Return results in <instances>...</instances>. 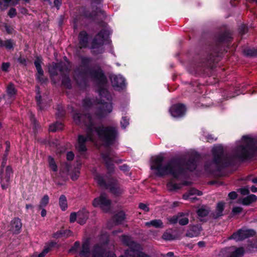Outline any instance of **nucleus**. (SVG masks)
<instances>
[{
  "instance_id": "obj_42",
  "label": "nucleus",
  "mask_w": 257,
  "mask_h": 257,
  "mask_svg": "<svg viewBox=\"0 0 257 257\" xmlns=\"http://www.w3.org/2000/svg\"><path fill=\"white\" fill-rule=\"evenodd\" d=\"M16 10L14 8H11L9 11L8 15L10 17L12 18L15 17L16 15Z\"/></svg>"
},
{
  "instance_id": "obj_37",
  "label": "nucleus",
  "mask_w": 257,
  "mask_h": 257,
  "mask_svg": "<svg viewBox=\"0 0 257 257\" xmlns=\"http://www.w3.org/2000/svg\"><path fill=\"white\" fill-rule=\"evenodd\" d=\"M121 127L125 128L129 124V119L126 117H123L120 121Z\"/></svg>"
},
{
  "instance_id": "obj_16",
  "label": "nucleus",
  "mask_w": 257,
  "mask_h": 257,
  "mask_svg": "<svg viewBox=\"0 0 257 257\" xmlns=\"http://www.w3.org/2000/svg\"><path fill=\"white\" fill-rule=\"evenodd\" d=\"M88 218V212L83 209L78 211V220L77 222L80 224H84Z\"/></svg>"
},
{
  "instance_id": "obj_52",
  "label": "nucleus",
  "mask_w": 257,
  "mask_h": 257,
  "mask_svg": "<svg viewBox=\"0 0 257 257\" xmlns=\"http://www.w3.org/2000/svg\"><path fill=\"white\" fill-rule=\"evenodd\" d=\"M36 100H37V102L38 103V104L39 105L41 103V102H40V100H41V96L40 95H39V94L38 93L36 96Z\"/></svg>"
},
{
  "instance_id": "obj_23",
  "label": "nucleus",
  "mask_w": 257,
  "mask_h": 257,
  "mask_svg": "<svg viewBox=\"0 0 257 257\" xmlns=\"http://www.w3.org/2000/svg\"><path fill=\"white\" fill-rule=\"evenodd\" d=\"M224 203L219 202L217 204L214 214L215 217L220 216L222 215L223 211L224 210Z\"/></svg>"
},
{
  "instance_id": "obj_2",
  "label": "nucleus",
  "mask_w": 257,
  "mask_h": 257,
  "mask_svg": "<svg viewBox=\"0 0 257 257\" xmlns=\"http://www.w3.org/2000/svg\"><path fill=\"white\" fill-rule=\"evenodd\" d=\"M256 153L257 141L251 136H244L240 141L236 142L231 157L224 154L222 146H214L212 149L213 160L211 162H207L204 169L207 172L211 173L213 170H218L221 167L229 165L232 158L245 159Z\"/></svg>"
},
{
  "instance_id": "obj_44",
  "label": "nucleus",
  "mask_w": 257,
  "mask_h": 257,
  "mask_svg": "<svg viewBox=\"0 0 257 257\" xmlns=\"http://www.w3.org/2000/svg\"><path fill=\"white\" fill-rule=\"evenodd\" d=\"M74 155L72 152H69L67 154V159L69 161L72 160L74 158Z\"/></svg>"
},
{
  "instance_id": "obj_35",
  "label": "nucleus",
  "mask_w": 257,
  "mask_h": 257,
  "mask_svg": "<svg viewBox=\"0 0 257 257\" xmlns=\"http://www.w3.org/2000/svg\"><path fill=\"white\" fill-rule=\"evenodd\" d=\"M13 42L10 40L5 41L4 47L7 49H11L13 47Z\"/></svg>"
},
{
  "instance_id": "obj_19",
  "label": "nucleus",
  "mask_w": 257,
  "mask_h": 257,
  "mask_svg": "<svg viewBox=\"0 0 257 257\" xmlns=\"http://www.w3.org/2000/svg\"><path fill=\"white\" fill-rule=\"evenodd\" d=\"M19 0H0V7L4 10L9 6H13L18 4Z\"/></svg>"
},
{
  "instance_id": "obj_26",
  "label": "nucleus",
  "mask_w": 257,
  "mask_h": 257,
  "mask_svg": "<svg viewBox=\"0 0 257 257\" xmlns=\"http://www.w3.org/2000/svg\"><path fill=\"white\" fill-rule=\"evenodd\" d=\"M48 164L50 168L54 172L57 171V165L54 161V159L49 156L48 157Z\"/></svg>"
},
{
  "instance_id": "obj_62",
  "label": "nucleus",
  "mask_w": 257,
  "mask_h": 257,
  "mask_svg": "<svg viewBox=\"0 0 257 257\" xmlns=\"http://www.w3.org/2000/svg\"><path fill=\"white\" fill-rule=\"evenodd\" d=\"M26 209H29L30 208H33V206L32 205H31V204H27L26 206Z\"/></svg>"
},
{
  "instance_id": "obj_21",
  "label": "nucleus",
  "mask_w": 257,
  "mask_h": 257,
  "mask_svg": "<svg viewBox=\"0 0 257 257\" xmlns=\"http://www.w3.org/2000/svg\"><path fill=\"white\" fill-rule=\"evenodd\" d=\"M57 70L60 72H62L63 71V68L61 64H54L52 66L49 68V72L52 75L57 74Z\"/></svg>"
},
{
  "instance_id": "obj_53",
  "label": "nucleus",
  "mask_w": 257,
  "mask_h": 257,
  "mask_svg": "<svg viewBox=\"0 0 257 257\" xmlns=\"http://www.w3.org/2000/svg\"><path fill=\"white\" fill-rule=\"evenodd\" d=\"M120 170H121L122 171H126L128 170V168L127 165H123L120 166Z\"/></svg>"
},
{
  "instance_id": "obj_64",
  "label": "nucleus",
  "mask_w": 257,
  "mask_h": 257,
  "mask_svg": "<svg viewBox=\"0 0 257 257\" xmlns=\"http://www.w3.org/2000/svg\"><path fill=\"white\" fill-rule=\"evenodd\" d=\"M178 205V202H175L173 203V206L176 207Z\"/></svg>"
},
{
  "instance_id": "obj_20",
  "label": "nucleus",
  "mask_w": 257,
  "mask_h": 257,
  "mask_svg": "<svg viewBox=\"0 0 257 257\" xmlns=\"http://www.w3.org/2000/svg\"><path fill=\"white\" fill-rule=\"evenodd\" d=\"M145 225L148 227L153 226L156 228H162L163 227V222L161 220L155 219L145 223Z\"/></svg>"
},
{
  "instance_id": "obj_5",
  "label": "nucleus",
  "mask_w": 257,
  "mask_h": 257,
  "mask_svg": "<svg viewBox=\"0 0 257 257\" xmlns=\"http://www.w3.org/2000/svg\"><path fill=\"white\" fill-rule=\"evenodd\" d=\"M94 179L100 186L102 187L106 186L109 189L110 192L115 195H119L123 192L122 189H120L114 181H110V184L107 186L106 182H108V180L102 175L97 174L95 175Z\"/></svg>"
},
{
  "instance_id": "obj_33",
  "label": "nucleus",
  "mask_w": 257,
  "mask_h": 257,
  "mask_svg": "<svg viewBox=\"0 0 257 257\" xmlns=\"http://www.w3.org/2000/svg\"><path fill=\"white\" fill-rule=\"evenodd\" d=\"M196 161L194 159H191L187 163V169L192 171L196 168Z\"/></svg>"
},
{
  "instance_id": "obj_55",
  "label": "nucleus",
  "mask_w": 257,
  "mask_h": 257,
  "mask_svg": "<svg viewBox=\"0 0 257 257\" xmlns=\"http://www.w3.org/2000/svg\"><path fill=\"white\" fill-rule=\"evenodd\" d=\"M207 141H212L214 140V138L212 137V135H208L207 136Z\"/></svg>"
},
{
  "instance_id": "obj_43",
  "label": "nucleus",
  "mask_w": 257,
  "mask_h": 257,
  "mask_svg": "<svg viewBox=\"0 0 257 257\" xmlns=\"http://www.w3.org/2000/svg\"><path fill=\"white\" fill-rule=\"evenodd\" d=\"M163 238L165 240H171L172 239V235L167 232H165L163 235Z\"/></svg>"
},
{
  "instance_id": "obj_54",
  "label": "nucleus",
  "mask_w": 257,
  "mask_h": 257,
  "mask_svg": "<svg viewBox=\"0 0 257 257\" xmlns=\"http://www.w3.org/2000/svg\"><path fill=\"white\" fill-rule=\"evenodd\" d=\"M41 209H42L41 215L42 217H45L47 214L46 210L44 208Z\"/></svg>"
},
{
  "instance_id": "obj_24",
  "label": "nucleus",
  "mask_w": 257,
  "mask_h": 257,
  "mask_svg": "<svg viewBox=\"0 0 257 257\" xmlns=\"http://www.w3.org/2000/svg\"><path fill=\"white\" fill-rule=\"evenodd\" d=\"M256 199V196L255 195L251 194L243 198L242 202L244 205H248L255 201Z\"/></svg>"
},
{
  "instance_id": "obj_12",
  "label": "nucleus",
  "mask_w": 257,
  "mask_h": 257,
  "mask_svg": "<svg viewBox=\"0 0 257 257\" xmlns=\"http://www.w3.org/2000/svg\"><path fill=\"white\" fill-rule=\"evenodd\" d=\"M89 77L100 83H105L106 80L103 72L99 68L91 71L89 73Z\"/></svg>"
},
{
  "instance_id": "obj_25",
  "label": "nucleus",
  "mask_w": 257,
  "mask_h": 257,
  "mask_svg": "<svg viewBox=\"0 0 257 257\" xmlns=\"http://www.w3.org/2000/svg\"><path fill=\"white\" fill-rule=\"evenodd\" d=\"M59 203L61 209L64 211L67 208V201L66 197L62 195L60 196L59 200Z\"/></svg>"
},
{
  "instance_id": "obj_28",
  "label": "nucleus",
  "mask_w": 257,
  "mask_h": 257,
  "mask_svg": "<svg viewBox=\"0 0 257 257\" xmlns=\"http://www.w3.org/2000/svg\"><path fill=\"white\" fill-rule=\"evenodd\" d=\"M188 218L185 215L182 213L179 214L178 222L180 224L184 225L188 224Z\"/></svg>"
},
{
  "instance_id": "obj_61",
  "label": "nucleus",
  "mask_w": 257,
  "mask_h": 257,
  "mask_svg": "<svg viewBox=\"0 0 257 257\" xmlns=\"http://www.w3.org/2000/svg\"><path fill=\"white\" fill-rule=\"evenodd\" d=\"M4 42H5V41H3L0 39V47H4Z\"/></svg>"
},
{
  "instance_id": "obj_50",
  "label": "nucleus",
  "mask_w": 257,
  "mask_h": 257,
  "mask_svg": "<svg viewBox=\"0 0 257 257\" xmlns=\"http://www.w3.org/2000/svg\"><path fill=\"white\" fill-rule=\"evenodd\" d=\"M242 210V208L240 207H235L233 208L232 212L234 213H240Z\"/></svg>"
},
{
  "instance_id": "obj_58",
  "label": "nucleus",
  "mask_w": 257,
  "mask_h": 257,
  "mask_svg": "<svg viewBox=\"0 0 257 257\" xmlns=\"http://www.w3.org/2000/svg\"><path fill=\"white\" fill-rule=\"evenodd\" d=\"M247 54L251 56H256L257 55V53L253 52V50H250V53H248Z\"/></svg>"
},
{
  "instance_id": "obj_41",
  "label": "nucleus",
  "mask_w": 257,
  "mask_h": 257,
  "mask_svg": "<svg viewBox=\"0 0 257 257\" xmlns=\"http://www.w3.org/2000/svg\"><path fill=\"white\" fill-rule=\"evenodd\" d=\"M80 246V243L78 241L75 242L73 247L70 249V251H76Z\"/></svg>"
},
{
  "instance_id": "obj_46",
  "label": "nucleus",
  "mask_w": 257,
  "mask_h": 257,
  "mask_svg": "<svg viewBox=\"0 0 257 257\" xmlns=\"http://www.w3.org/2000/svg\"><path fill=\"white\" fill-rule=\"evenodd\" d=\"M10 67V64L9 63H4L2 65V69L3 71H6L8 70Z\"/></svg>"
},
{
  "instance_id": "obj_29",
  "label": "nucleus",
  "mask_w": 257,
  "mask_h": 257,
  "mask_svg": "<svg viewBox=\"0 0 257 257\" xmlns=\"http://www.w3.org/2000/svg\"><path fill=\"white\" fill-rule=\"evenodd\" d=\"M7 91L8 94L11 97L14 96L16 93L15 87L12 84H10L8 86Z\"/></svg>"
},
{
  "instance_id": "obj_4",
  "label": "nucleus",
  "mask_w": 257,
  "mask_h": 257,
  "mask_svg": "<svg viewBox=\"0 0 257 257\" xmlns=\"http://www.w3.org/2000/svg\"><path fill=\"white\" fill-rule=\"evenodd\" d=\"M164 157L161 155L151 159V169L155 171L157 176L171 175L174 178H178L183 174V170L179 161L173 160L164 164Z\"/></svg>"
},
{
  "instance_id": "obj_51",
  "label": "nucleus",
  "mask_w": 257,
  "mask_h": 257,
  "mask_svg": "<svg viewBox=\"0 0 257 257\" xmlns=\"http://www.w3.org/2000/svg\"><path fill=\"white\" fill-rule=\"evenodd\" d=\"M55 6L58 9L61 4V0H54V2Z\"/></svg>"
},
{
  "instance_id": "obj_59",
  "label": "nucleus",
  "mask_w": 257,
  "mask_h": 257,
  "mask_svg": "<svg viewBox=\"0 0 257 257\" xmlns=\"http://www.w3.org/2000/svg\"><path fill=\"white\" fill-rule=\"evenodd\" d=\"M198 244L200 247H203L205 245V243L203 241H199Z\"/></svg>"
},
{
  "instance_id": "obj_15",
  "label": "nucleus",
  "mask_w": 257,
  "mask_h": 257,
  "mask_svg": "<svg viewBox=\"0 0 257 257\" xmlns=\"http://www.w3.org/2000/svg\"><path fill=\"white\" fill-rule=\"evenodd\" d=\"M113 157V155L109 152L102 155L103 159L108 169L112 167V162L115 161L114 160Z\"/></svg>"
},
{
  "instance_id": "obj_7",
  "label": "nucleus",
  "mask_w": 257,
  "mask_h": 257,
  "mask_svg": "<svg viewBox=\"0 0 257 257\" xmlns=\"http://www.w3.org/2000/svg\"><path fill=\"white\" fill-rule=\"evenodd\" d=\"M110 200L107 198L105 194H101L99 197L95 198L93 201V205L95 207H99L104 211H107L110 208Z\"/></svg>"
},
{
  "instance_id": "obj_3",
  "label": "nucleus",
  "mask_w": 257,
  "mask_h": 257,
  "mask_svg": "<svg viewBox=\"0 0 257 257\" xmlns=\"http://www.w3.org/2000/svg\"><path fill=\"white\" fill-rule=\"evenodd\" d=\"M99 243H97L90 249V239H87L83 242L81 250L79 252L80 257H115L111 252L106 251V244L108 241V235L102 233L97 239ZM122 242L128 246L129 249L125 251L124 254L120 257H151L142 251V247L138 243L133 241L128 236H121Z\"/></svg>"
},
{
  "instance_id": "obj_10",
  "label": "nucleus",
  "mask_w": 257,
  "mask_h": 257,
  "mask_svg": "<svg viewBox=\"0 0 257 257\" xmlns=\"http://www.w3.org/2000/svg\"><path fill=\"white\" fill-rule=\"evenodd\" d=\"M112 86L116 90L122 89L125 86V79L120 75H112L110 76Z\"/></svg>"
},
{
  "instance_id": "obj_11",
  "label": "nucleus",
  "mask_w": 257,
  "mask_h": 257,
  "mask_svg": "<svg viewBox=\"0 0 257 257\" xmlns=\"http://www.w3.org/2000/svg\"><path fill=\"white\" fill-rule=\"evenodd\" d=\"M171 115L175 118L180 117L185 114L186 108L184 105L181 104L172 105L170 110Z\"/></svg>"
},
{
  "instance_id": "obj_40",
  "label": "nucleus",
  "mask_w": 257,
  "mask_h": 257,
  "mask_svg": "<svg viewBox=\"0 0 257 257\" xmlns=\"http://www.w3.org/2000/svg\"><path fill=\"white\" fill-rule=\"evenodd\" d=\"M167 186L168 189L171 190H174L179 188L176 184H173L171 182L168 183Z\"/></svg>"
},
{
  "instance_id": "obj_49",
  "label": "nucleus",
  "mask_w": 257,
  "mask_h": 257,
  "mask_svg": "<svg viewBox=\"0 0 257 257\" xmlns=\"http://www.w3.org/2000/svg\"><path fill=\"white\" fill-rule=\"evenodd\" d=\"M228 197L231 199H234L237 197V194H236V193L235 192H231L230 193H229Z\"/></svg>"
},
{
  "instance_id": "obj_60",
  "label": "nucleus",
  "mask_w": 257,
  "mask_h": 257,
  "mask_svg": "<svg viewBox=\"0 0 257 257\" xmlns=\"http://www.w3.org/2000/svg\"><path fill=\"white\" fill-rule=\"evenodd\" d=\"M78 177V174H76L74 176L72 175L71 178L72 180H76Z\"/></svg>"
},
{
  "instance_id": "obj_30",
  "label": "nucleus",
  "mask_w": 257,
  "mask_h": 257,
  "mask_svg": "<svg viewBox=\"0 0 257 257\" xmlns=\"http://www.w3.org/2000/svg\"><path fill=\"white\" fill-rule=\"evenodd\" d=\"M49 198L47 195H45L41 199L40 204L39 205V208H43L46 207L49 203Z\"/></svg>"
},
{
  "instance_id": "obj_47",
  "label": "nucleus",
  "mask_w": 257,
  "mask_h": 257,
  "mask_svg": "<svg viewBox=\"0 0 257 257\" xmlns=\"http://www.w3.org/2000/svg\"><path fill=\"white\" fill-rule=\"evenodd\" d=\"M139 207L141 209L145 211H149V208L147 206V205L143 204V203H140L139 204Z\"/></svg>"
},
{
  "instance_id": "obj_1",
  "label": "nucleus",
  "mask_w": 257,
  "mask_h": 257,
  "mask_svg": "<svg viewBox=\"0 0 257 257\" xmlns=\"http://www.w3.org/2000/svg\"><path fill=\"white\" fill-rule=\"evenodd\" d=\"M101 101L97 104V114L93 118L89 114L82 115L76 113L73 115L74 121L78 124L83 123L87 126V136L82 135L78 137L76 148L81 154L86 151L85 143L90 141L96 145H109L113 144L117 137L115 127H104L95 124L96 117L100 118L110 113L112 110L110 96L106 89L99 90Z\"/></svg>"
},
{
  "instance_id": "obj_17",
  "label": "nucleus",
  "mask_w": 257,
  "mask_h": 257,
  "mask_svg": "<svg viewBox=\"0 0 257 257\" xmlns=\"http://www.w3.org/2000/svg\"><path fill=\"white\" fill-rule=\"evenodd\" d=\"M79 44L81 48L87 46L88 42V35L85 32H81L79 35Z\"/></svg>"
},
{
  "instance_id": "obj_56",
  "label": "nucleus",
  "mask_w": 257,
  "mask_h": 257,
  "mask_svg": "<svg viewBox=\"0 0 257 257\" xmlns=\"http://www.w3.org/2000/svg\"><path fill=\"white\" fill-rule=\"evenodd\" d=\"M250 190L252 192H255L257 191V186H252L251 188H250Z\"/></svg>"
},
{
  "instance_id": "obj_36",
  "label": "nucleus",
  "mask_w": 257,
  "mask_h": 257,
  "mask_svg": "<svg viewBox=\"0 0 257 257\" xmlns=\"http://www.w3.org/2000/svg\"><path fill=\"white\" fill-rule=\"evenodd\" d=\"M124 218V214L123 212H120L114 217V219L116 220L117 223L120 222Z\"/></svg>"
},
{
  "instance_id": "obj_34",
  "label": "nucleus",
  "mask_w": 257,
  "mask_h": 257,
  "mask_svg": "<svg viewBox=\"0 0 257 257\" xmlns=\"http://www.w3.org/2000/svg\"><path fill=\"white\" fill-rule=\"evenodd\" d=\"M70 222L72 223L75 222L76 220H78V212L77 213L72 212L70 215Z\"/></svg>"
},
{
  "instance_id": "obj_18",
  "label": "nucleus",
  "mask_w": 257,
  "mask_h": 257,
  "mask_svg": "<svg viewBox=\"0 0 257 257\" xmlns=\"http://www.w3.org/2000/svg\"><path fill=\"white\" fill-rule=\"evenodd\" d=\"M195 194H197L198 195H202V193L200 191H199L195 189L192 188L189 190L188 193L183 195V198L185 200H188V199L194 200L195 199V197H191V196H192Z\"/></svg>"
},
{
  "instance_id": "obj_45",
  "label": "nucleus",
  "mask_w": 257,
  "mask_h": 257,
  "mask_svg": "<svg viewBox=\"0 0 257 257\" xmlns=\"http://www.w3.org/2000/svg\"><path fill=\"white\" fill-rule=\"evenodd\" d=\"M63 84L67 88L70 86V81L69 78H65L62 82Z\"/></svg>"
},
{
  "instance_id": "obj_31",
  "label": "nucleus",
  "mask_w": 257,
  "mask_h": 257,
  "mask_svg": "<svg viewBox=\"0 0 257 257\" xmlns=\"http://www.w3.org/2000/svg\"><path fill=\"white\" fill-rule=\"evenodd\" d=\"M62 127L63 125L61 122H56L50 125L49 131L51 132H55L61 130Z\"/></svg>"
},
{
  "instance_id": "obj_6",
  "label": "nucleus",
  "mask_w": 257,
  "mask_h": 257,
  "mask_svg": "<svg viewBox=\"0 0 257 257\" xmlns=\"http://www.w3.org/2000/svg\"><path fill=\"white\" fill-rule=\"evenodd\" d=\"M111 32L107 29L103 30L98 33L93 41L91 49H100L105 42H108V36Z\"/></svg>"
},
{
  "instance_id": "obj_48",
  "label": "nucleus",
  "mask_w": 257,
  "mask_h": 257,
  "mask_svg": "<svg viewBox=\"0 0 257 257\" xmlns=\"http://www.w3.org/2000/svg\"><path fill=\"white\" fill-rule=\"evenodd\" d=\"M240 193L242 195H246L249 193V190L247 188H242L239 190Z\"/></svg>"
},
{
  "instance_id": "obj_14",
  "label": "nucleus",
  "mask_w": 257,
  "mask_h": 257,
  "mask_svg": "<svg viewBox=\"0 0 257 257\" xmlns=\"http://www.w3.org/2000/svg\"><path fill=\"white\" fill-rule=\"evenodd\" d=\"M22 228V223L19 218H15L11 222V229L15 233H18Z\"/></svg>"
},
{
  "instance_id": "obj_27",
  "label": "nucleus",
  "mask_w": 257,
  "mask_h": 257,
  "mask_svg": "<svg viewBox=\"0 0 257 257\" xmlns=\"http://www.w3.org/2000/svg\"><path fill=\"white\" fill-rule=\"evenodd\" d=\"M209 213V209L205 207L202 206L197 211V214L200 218L206 216Z\"/></svg>"
},
{
  "instance_id": "obj_22",
  "label": "nucleus",
  "mask_w": 257,
  "mask_h": 257,
  "mask_svg": "<svg viewBox=\"0 0 257 257\" xmlns=\"http://www.w3.org/2000/svg\"><path fill=\"white\" fill-rule=\"evenodd\" d=\"M200 232V228L198 226H193L192 228L188 231L187 235L189 237H192L195 236H197Z\"/></svg>"
},
{
  "instance_id": "obj_8",
  "label": "nucleus",
  "mask_w": 257,
  "mask_h": 257,
  "mask_svg": "<svg viewBox=\"0 0 257 257\" xmlns=\"http://www.w3.org/2000/svg\"><path fill=\"white\" fill-rule=\"evenodd\" d=\"M244 253L242 247L236 248L232 246L222 249L219 254L221 257H241Z\"/></svg>"
},
{
  "instance_id": "obj_32",
  "label": "nucleus",
  "mask_w": 257,
  "mask_h": 257,
  "mask_svg": "<svg viewBox=\"0 0 257 257\" xmlns=\"http://www.w3.org/2000/svg\"><path fill=\"white\" fill-rule=\"evenodd\" d=\"M73 234L72 232L70 230H67L65 231H57L54 234L55 237H59V236L64 235V236H69L72 235Z\"/></svg>"
},
{
  "instance_id": "obj_13",
  "label": "nucleus",
  "mask_w": 257,
  "mask_h": 257,
  "mask_svg": "<svg viewBox=\"0 0 257 257\" xmlns=\"http://www.w3.org/2000/svg\"><path fill=\"white\" fill-rule=\"evenodd\" d=\"M41 62L42 58L40 57H37L35 61L34 64L37 70V79L41 82H44V80L42 78L43 75V70L41 66Z\"/></svg>"
},
{
  "instance_id": "obj_39",
  "label": "nucleus",
  "mask_w": 257,
  "mask_h": 257,
  "mask_svg": "<svg viewBox=\"0 0 257 257\" xmlns=\"http://www.w3.org/2000/svg\"><path fill=\"white\" fill-rule=\"evenodd\" d=\"M49 249L48 248H45L43 251L39 253V254H35L34 257H36L37 256H38V257H44L46 253H47L49 252Z\"/></svg>"
},
{
  "instance_id": "obj_63",
  "label": "nucleus",
  "mask_w": 257,
  "mask_h": 257,
  "mask_svg": "<svg viewBox=\"0 0 257 257\" xmlns=\"http://www.w3.org/2000/svg\"><path fill=\"white\" fill-rule=\"evenodd\" d=\"M252 182L253 183H257V177L253 178V179L252 180Z\"/></svg>"
},
{
  "instance_id": "obj_38",
  "label": "nucleus",
  "mask_w": 257,
  "mask_h": 257,
  "mask_svg": "<svg viewBox=\"0 0 257 257\" xmlns=\"http://www.w3.org/2000/svg\"><path fill=\"white\" fill-rule=\"evenodd\" d=\"M179 214L168 218V221L170 224H175L178 222Z\"/></svg>"
},
{
  "instance_id": "obj_57",
  "label": "nucleus",
  "mask_w": 257,
  "mask_h": 257,
  "mask_svg": "<svg viewBox=\"0 0 257 257\" xmlns=\"http://www.w3.org/2000/svg\"><path fill=\"white\" fill-rule=\"evenodd\" d=\"M173 253L172 252H169L167 253L166 257H173Z\"/></svg>"
},
{
  "instance_id": "obj_9",
  "label": "nucleus",
  "mask_w": 257,
  "mask_h": 257,
  "mask_svg": "<svg viewBox=\"0 0 257 257\" xmlns=\"http://www.w3.org/2000/svg\"><path fill=\"white\" fill-rule=\"evenodd\" d=\"M255 234V231L252 229H241L237 232L233 233L229 239H233L236 241H241L246 237L251 236Z\"/></svg>"
}]
</instances>
